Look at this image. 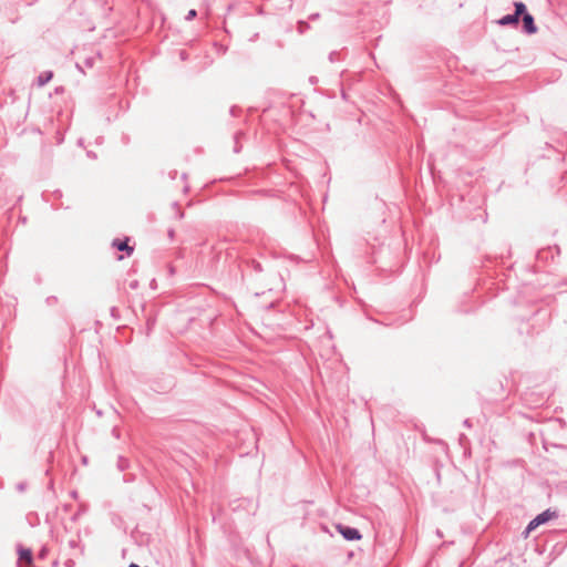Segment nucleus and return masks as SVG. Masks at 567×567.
<instances>
[{"label": "nucleus", "mask_w": 567, "mask_h": 567, "mask_svg": "<svg viewBox=\"0 0 567 567\" xmlns=\"http://www.w3.org/2000/svg\"><path fill=\"white\" fill-rule=\"evenodd\" d=\"M52 78H53L52 71H44V72L40 73V75L38 76L37 83L39 86H43L48 82H50Z\"/></svg>", "instance_id": "obj_7"}, {"label": "nucleus", "mask_w": 567, "mask_h": 567, "mask_svg": "<svg viewBox=\"0 0 567 567\" xmlns=\"http://www.w3.org/2000/svg\"><path fill=\"white\" fill-rule=\"evenodd\" d=\"M519 19L514 13L502 17L497 23L499 25H517Z\"/></svg>", "instance_id": "obj_4"}, {"label": "nucleus", "mask_w": 567, "mask_h": 567, "mask_svg": "<svg viewBox=\"0 0 567 567\" xmlns=\"http://www.w3.org/2000/svg\"><path fill=\"white\" fill-rule=\"evenodd\" d=\"M523 29L527 34H534L537 32V27L534 17L530 13L523 16Z\"/></svg>", "instance_id": "obj_3"}, {"label": "nucleus", "mask_w": 567, "mask_h": 567, "mask_svg": "<svg viewBox=\"0 0 567 567\" xmlns=\"http://www.w3.org/2000/svg\"><path fill=\"white\" fill-rule=\"evenodd\" d=\"M130 567H138V566H137V565H135V564H132V565H130Z\"/></svg>", "instance_id": "obj_18"}, {"label": "nucleus", "mask_w": 567, "mask_h": 567, "mask_svg": "<svg viewBox=\"0 0 567 567\" xmlns=\"http://www.w3.org/2000/svg\"><path fill=\"white\" fill-rule=\"evenodd\" d=\"M168 236H169L171 238H173V237H174V230H173V229H171V230L168 231Z\"/></svg>", "instance_id": "obj_13"}, {"label": "nucleus", "mask_w": 567, "mask_h": 567, "mask_svg": "<svg viewBox=\"0 0 567 567\" xmlns=\"http://www.w3.org/2000/svg\"><path fill=\"white\" fill-rule=\"evenodd\" d=\"M336 528L347 540H359V539H361V534L355 528L343 526L341 524L337 525Z\"/></svg>", "instance_id": "obj_2"}, {"label": "nucleus", "mask_w": 567, "mask_h": 567, "mask_svg": "<svg viewBox=\"0 0 567 567\" xmlns=\"http://www.w3.org/2000/svg\"><path fill=\"white\" fill-rule=\"evenodd\" d=\"M113 246L116 247L120 251H126L127 255L133 252V248L127 245V240L115 239L113 241Z\"/></svg>", "instance_id": "obj_6"}, {"label": "nucleus", "mask_w": 567, "mask_h": 567, "mask_svg": "<svg viewBox=\"0 0 567 567\" xmlns=\"http://www.w3.org/2000/svg\"><path fill=\"white\" fill-rule=\"evenodd\" d=\"M555 516V513H551L550 511H545L544 513L537 515L527 526V533H530L535 528H537L539 525L548 522Z\"/></svg>", "instance_id": "obj_1"}, {"label": "nucleus", "mask_w": 567, "mask_h": 567, "mask_svg": "<svg viewBox=\"0 0 567 567\" xmlns=\"http://www.w3.org/2000/svg\"><path fill=\"white\" fill-rule=\"evenodd\" d=\"M19 560L24 561L27 565L30 566L32 564V551L28 548H20Z\"/></svg>", "instance_id": "obj_5"}, {"label": "nucleus", "mask_w": 567, "mask_h": 567, "mask_svg": "<svg viewBox=\"0 0 567 567\" xmlns=\"http://www.w3.org/2000/svg\"><path fill=\"white\" fill-rule=\"evenodd\" d=\"M332 59H334V55L333 53H330V60L332 61Z\"/></svg>", "instance_id": "obj_16"}, {"label": "nucleus", "mask_w": 567, "mask_h": 567, "mask_svg": "<svg viewBox=\"0 0 567 567\" xmlns=\"http://www.w3.org/2000/svg\"><path fill=\"white\" fill-rule=\"evenodd\" d=\"M181 56H182V59H185V52L184 51L181 52Z\"/></svg>", "instance_id": "obj_15"}, {"label": "nucleus", "mask_w": 567, "mask_h": 567, "mask_svg": "<svg viewBox=\"0 0 567 567\" xmlns=\"http://www.w3.org/2000/svg\"><path fill=\"white\" fill-rule=\"evenodd\" d=\"M239 134L240 133L235 135V140H236L235 153H239L240 152V146L238 145V136H239Z\"/></svg>", "instance_id": "obj_11"}, {"label": "nucleus", "mask_w": 567, "mask_h": 567, "mask_svg": "<svg viewBox=\"0 0 567 567\" xmlns=\"http://www.w3.org/2000/svg\"><path fill=\"white\" fill-rule=\"evenodd\" d=\"M93 64H94V60H93V58H89V59H86V60H85V65H86L87 68H92V66H93Z\"/></svg>", "instance_id": "obj_12"}, {"label": "nucleus", "mask_w": 567, "mask_h": 567, "mask_svg": "<svg viewBox=\"0 0 567 567\" xmlns=\"http://www.w3.org/2000/svg\"><path fill=\"white\" fill-rule=\"evenodd\" d=\"M514 7H515V10H514V14L516 16V18H523L524 14L528 13L527 12V9H526V6L518 1V2H515L514 3Z\"/></svg>", "instance_id": "obj_8"}, {"label": "nucleus", "mask_w": 567, "mask_h": 567, "mask_svg": "<svg viewBox=\"0 0 567 567\" xmlns=\"http://www.w3.org/2000/svg\"><path fill=\"white\" fill-rule=\"evenodd\" d=\"M197 16V11L195 9H192L188 11V13L186 14L185 19L187 21H190L193 20L195 17Z\"/></svg>", "instance_id": "obj_9"}, {"label": "nucleus", "mask_w": 567, "mask_h": 567, "mask_svg": "<svg viewBox=\"0 0 567 567\" xmlns=\"http://www.w3.org/2000/svg\"><path fill=\"white\" fill-rule=\"evenodd\" d=\"M251 265H252V267H254V269L256 271H261L262 270L261 265L259 262H257L256 260H252Z\"/></svg>", "instance_id": "obj_10"}, {"label": "nucleus", "mask_w": 567, "mask_h": 567, "mask_svg": "<svg viewBox=\"0 0 567 567\" xmlns=\"http://www.w3.org/2000/svg\"><path fill=\"white\" fill-rule=\"evenodd\" d=\"M177 174V171H174L173 173H171V177L172 178H175V175Z\"/></svg>", "instance_id": "obj_14"}, {"label": "nucleus", "mask_w": 567, "mask_h": 567, "mask_svg": "<svg viewBox=\"0 0 567 567\" xmlns=\"http://www.w3.org/2000/svg\"><path fill=\"white\" fill-rule=\"evenodd\" d=\"M332 59H334V55L333 53H330V60L332 61Z\"/></svg>", "instance_id": "obj_17"}]
</instances>
